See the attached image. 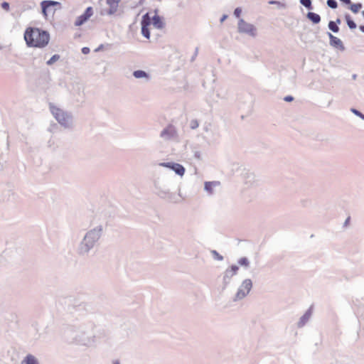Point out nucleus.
Wrapping results in <instances>:
<instances>
[{
  "instance_id": "15",
  "label": "nucleus",
  "mask_w": 364,
  "mask_h": 364,
  "mask_svg": "<svg viewBox=\"0 0 364 364\" xmlns=\"http://www.w3.org/2000/svg\"><path fill=\"white\" fill-rule=\"evenodd\" d=\"M86 21H87L86 17H84V16L82 14L77 17V18L76 19V21L75 22V25L76 26H80L82 25Z\"/></svg>"
},
{
  "instance_id": "3",
  "label": "nucleus",
  "mask_w": 364,
  "mask_h": 364,
  "mask_svg": "<svg viewBox=\"0 0 364 364\" xmlns=\"http://www.w3.org/2000/svg\"><path fill=\"white\" fill-rule=\"evenodd\" d=\"M238 31L240 33H247L251 36L256 35L255 27L252 24L245 22L243 19H240L238 22Z\"/></svg>"
},
{
  "instance_id": "14",
  "label": "nucleus",
  "mask_w": 364,
  "mask_h": 364,
  "mask_svg": "<svg viewBox=\"0 0 364 364\" xmlns=\"http://www.w3.org/2000/svg\"><path fill=\"white\" fill-rule=\"evenodd\" d=\"M150 24H151V18H150L149 14L147 13L145 15H144L142 17L141 26H149Z\"/></svg>"
},
{
  "instance_id": "17",
  "label": "nucleus",
  "mask_w": 364,
  "mask_h": 364,
  "mask_svg": "<svg viewBox=\"0 0 364 364\" xmlns=\"http://www.w3.org/2000/svg\"><path fill=\"white\" fill-rule=\"evenodd\" d=\"M133 75L136 78H141V77H147L146 73L143 70H136L134 72Z\"/></svg>"
},
{
  "instance_id": "1",
  "label": "nucleus",
  "mask_w": 364,
  "mask_h": 364,
  "mask_svg": "<svg viewBox=\"0 0 364 364\" xmlns=\"http://www.w3.org/2000/svg\"><path fill=\"white\" fill-rule=\"evenodd\" d=\"M24 40L29 47L43 48L48 44L50 35L40 28L28 27L25 31Z\"/></svg>"
},
{
  "instance_id": "31",
  "label": "nucleus",
  "mask_w": 364,
  "mask_h": 364,
  "mask_svg": "<svg viewBox=\"0 0 364 364\" xmlns=\"http://www.w3.org/2000/svg\"><path fill=\"white\" fill-rule=\"evenodd\" d=\"M284 100L287 102H291L293 100V97L291 96H287L284 97Z\"/></svg>"
},
{
  "instance_id": "10",
  "label": "nucleus",
  "mask_w": 364,
  "mask_h": 364,
  "mask_svg": "<svg viewBox=\"0 0 364 364\" xmlns=\"http://www.w3.org/2000/svg\"><path fill=\"white\" fill-rule=\"evenodd\" d=\"M307 18L311 20L314 23H318L321 21V17L318 14L313 12H309Z\"/></svg>"
},
{
  "instance_id": "36",
  "label": "nucleus",
  "mask_w": 364,
  "mask_h": 364,
  "mask_svg": "<svg viewBox=\"0 0 364 364\" xmlns=\"http://www.w3.org/2000/svg\"><path fill=\"white\" fill-rule=\"evenodd\" d=\"M337 23H341L340 19H337Z\"/></svg>"
},
{
  "instance_id": "25",
  "label": "nucleus",
  "mask_w": 364,
  "mask_h": 364,
  "mask_svg": "<svg viewBox=\"0 0 364 364\" xmlns=\"http://www.w3.org/2000/svg\"><path fill=\"white\" fill-rule=\"evenodd\" d=\"M327 5L332 9H336L338 6L337 2L335 0H328Z\"/></svg>"
},
{
  "instance_id": "16",
  "label": "nucleus",
  "mask_w": 364,
  "mask_h": 364,
  "mask_svg": "<svg viewBox=\"0 0 364 364\" xmlns=\"http://www.w3.org/2000/svg\"><path fill=\"white\" fill-rule=\"evenodd\" d=\"M362 8V4L358 3V4H353L350 5V10L354 13V14H356L358 13L360 9Z\"/></svg>"
},
{
  "instance_id": "38",
  "label": "nucleus",
  "mask_w": 364,
  "mask_h": 364,
  "mask_svg": "<svg viewBox=\"0 0 364 364\" xmlns=\"http://www.w3.org/2000/svg\"><path fill=\"white\" fill-rule=\"evenodd\" d=\"M363 16H364V11H363Z\"/></svg>"
},
{
  "instance_id": "13",
  "label": "nucleus",
  "mask_w": 364,
  "mask_h": 364,
  "mask_svg": "<svg viewBox=\"0 0 364 364\" xmlns=\"http://www.w3.org/2000/svg\"><path fill=\"white\" fill-rule=\"evenodd\" d=\"M25 364H38L37 359L32 355H28L23 360Z\"/></svg>"
},
{
  "instance_id": "9",
  "label": "nucleus",
  "mask_w": 364,
  "mask_h": 364,
  "mask_svg": "<svg viewBox=\"0 0 364 364\" xmlns=\"http://www.w3.org/2000/svg\"><path fill=\"white\" fill-rule=\"evenodd\" d=\"M52 113L55 115L56 119L59 121L60 122L63 120H64V114L61 110H60L58 108H53L52 109Z\"/></svg>"
},
{
  "instance_id": "2",
  "label": "nucleus",
  "mask_w": 364,
  "mask_h": 364,
  "mask_svg": "<svg viewBox=\"0 0 364 364\" xmlns=\"http://www.w3.org/2000/svg\"><path fill=\"white\" fill-rule=\"evenodd\" d=\"M44 16L53 14L57 9L60 8V3L55 1H43L41 4Z\"/></svg>"
},
{
  "instance_id": "5",
  "label": "nucleus",
  "mask_w": 364,
  "mask_h": 364,
  "mask_svg": "<svg viewBox=\"0 0 364 364\" xmlns=\"http://www.w3.org/2000/svg\"><path fill=\"white\" fill-rule=\"evenodd\" d=\"M176 134V131L174 127L171 124H169L161 132V136L166 139H169L175 136Z\"/></svg>"
},
{
  "instance_id": "20",
  "label": "nucleus",
  "mask_w": 364,
  "mask_h": 364,
  "mask_svg": "<svg viewBox=\"0 0 364 364\" xmlns=\"http://www.w3.org/2000/svg\"><path fill=\"white\" fill-rule=\"evenodd\" d=\"M141 33L146 38H149L150 32H149V26H141Z\"/></svg>"
},
{
  "instance_id": "18",
  "label": "nucleus",
  "mask_w": 364,
  "mask_h": 364,
  "mask_svg": "<svg viewBox=\"0 0 364 364\" xmlns=\"http://www.w3.org/2000/svg\"><path fill=\"white\" fill-rule=\"evenodd\" d=\"M328 28H329L330 30H331L332 31H333L335 33H337L339 31V28L337 26V23L336 22H334V21H330L329 22Z\"/></svg>"
},
{
  "instance_id": "28",
  "label": "nucleus",
  "mask_w": 364,
  "mask_h": 364,
  "mask_svg": "<svg viewBox=\"0 0 364 364\" xmlns=\"http://www.w3.org/2000/svg\"><path fill=\"white\" fill-rule=\"evenodd\" d=\"M242 13V10L240 8H236L234 11V15L237 17V18H240V14Z\"/></svg>"
},
{
  "instance_id": "34",
  "label": "nucleus",
  "mask_w": 364,
  "mask_h": 364,
  "mask_svg": "<svg viewBox=\"0 0 364 364\" xmlns=\"http://www.w3.org/2000/svg\"><path fill=\"white\" fill-rule=\"evenodd\" d=\"M227 18V16H223V18H221V21H223L225 18Z\"/></svg>"
},
{
  "instance_id": "4",
  "label": "nucleus",
  "mask_w": 364,
  "mask_h": 364,
  "mask_svg": "<svg viewBox=\"0 0 364 364\" xmlns=\"http://www.w3.org/2000/svg\"><path fill=\"white\" fill-rule=\"evenodd\" d=\"M252 287V282L251 279H247L244 280L237 291V296L240 299L245 297L250 291Z\"/></svg>"
},
{
  "instance_id": "11",
  "label": "nucleus",
  "mask_w": 364,
  "mask_h": 364,
  "mask_svg": "<svg viewBox=\"0 0 364 364\" xmlns=\"http://www.w3.org/2000/svg\"><path fill=\"white\" fill-rule=\"evenodd\" d=\"M239 268L236 265H232L225 272V276L227 277H230L235 275L238 271Z\"/></svg>"
},
{
  "instance_id": "29",
  "label": "nucleus",
  "mask_w": 364,
  "mask_h": 364,
  "mask_svg": "<svg viewBox=\"0 0 364 364\" xmlns=\"http://www.w3.org/2000/svg\"><path fill=\"white\" fill-rule=\"evenodd\" d=\"M351 111L356 115L359 116L360 117H361L363 119H364V115L360 113L359 111L356 110L355 109H352Z\"/></svg>"
},
{
  "instance_id": "23",
  "label": "nucleus",
  "mask_w": 364,
  "mask_h": 364,
  "mask_svg": "<svg viewBox=\"0 0 364 364\" xmlns=\"http://www.w3.org/2000/svg\"><path fill=\"white\" fill-rule=\"evenodd\" d=\"M300 3L309 9H312L311 0H300Z\"/></svg>"
},
{
  "instance_id": "8",
  "label": "nucleus",
  "mask_w": 364,
  "mask_h": 364,
  "mask_svg": "<svg viewBox=\"0 0 364 364\" xmlns=\"http://www.w3.org/2000/svg\"><path fill=\"white\" fill-rule=\"evenodd\" d=\"M330 43L331 46L336 47L342 46V41L337 37L333 36L331 33H329Z\"/></svg>"
},
{
  "instance_id": "22",
  "label": "nucleus",
  "mask_w": 364,
  "mask_h": 364,
  "mask_svg": "<svg viewBox=\"0 0 364 364\" xmlns=\"http://www.w3.org/2000/svg\"><path fill=\"white\" fill-rule=\"evenodd\" d=\"M59 59H60V55L55 54V55H53L50 58V60H48L47 61V65H50L53 64L54 63H55L56 61H58Z\"/></svg>"
},
{
  "instance_id": "26",
  "label": "nucleus",
  "mask_w": 364,
  "mask_h": 364,
  "mask_svg": "<svg viewBox=\"0 0 364 364\" xmlns=\"http://www.w3.org/2000/svg\"><path fill=\"white\" fill-rule=\"evenodd\" d=\"M214 185V183L213 182H206L205 183V188L208 191V192H211L212 191V188H213V186Z\"/></svg>"
},
{
  "instance_id": "35",
  "label": "nucleus",
  "mask_w": 364,
  "mask_h": 364,
  "mask_svg": "<svg viewBox=\"0 0 364 364\" xmlns=\"http://www.w3.org/2000/svg\"><path fill=\"white\" fill-rule=\"evenodd\" d=\"M113 364H119V361H115V362H114Z\"/></svg>"
},
{
  "instance_id": "21",
  "label": "nucleus",
  "mask_w": 364,
  "mask_h": 364,
  "mask_svg": "<svg viewBox=\"0 0 364 364\" xmlns=\"http://www.w3.org/2000/svg\"><path fill=\"white\" fill-rule=\"evenodd\" d=\"M346 19L347 21V24L349 26L350 28L353 29L356 28V24L350 19V17L349 15L346 16Z\"/></svg>"
},
{
  "instance_id": "27",
  "label": "nucleus",
  "mask_w": 364,
  "mask_h": 364,
  "mask_svg": "<svg viewBox=\"0 0 364 364\" xmlns=\"http://www.w3.org/2000/svg\"><path fill=\"white\" fill-rule=\"evenodd\" d=\"M190 127L191 129H196L198 127V122L196 119H193L190 122Z\"/></svg>"
},
{
  "instance_id": "30",
  "label": "nucleus",
  "mask_w": 364,
  "mask_h": 364,
  "mask_svg": "<svg viewBox=\"0 0 364 364\" xmlns=\"http://www.w3.org/2000/svg\"><path fill=\"white\" fill-rule=\"evenodd\" d=\"M1 6L4 9L8 11L9 9V4L7 2H4L1 4Z\"/></svg>"
},
{
  "instance_id": "7",
  "label": "nucleus",
  "mask_w": 364,
  "mask_h": 364,
  "mask_svg": "<svg viewBox=\"0 0 364 364\" xmlns=\"http://www.w3.org/2000/svg\"><path fill=\"white\" fill-rule=\"evenodd\" d=\"M107 4L109 6V14H112L115 13L119 6L120 0H106Z\"/></svg>"
},
{
  "instance_id": "33",
  "label": "nucleus",
  "mask_w": 364,
  "mask_h": 364,
  "mask_svg": "<svg viewBox=\"0 0 364 364\" xmlns=\"http://www.w3.org/2000/svg\"><path fill=\"white\" fill-rule=\"evenodd\" d=\"M360 29L363 32H364V26H360Z\"/></svg>"
},
{
  "instance_id": "32",
  "label": "nucleus",
  "mask_w": 364,
  "mask_h": 364,
  "mask_svg": "<svg viewBox=\"0 0 364 364\" xmlns=\"http://www.w3.org/2000/svg\"><path fill=\"white\" fill-rule=\"evenodd\" d=\"M82 51L84 54H87L90 51V49L88 48H83Z\"/></svg>"
},
{
  "instance_id": "19",
  "label": "nucleus",
  "mask_w": 364,
  "mask_h": 364,
  "mask_svg": "<svg viewBox=\"0 0 364 364\" xmlns=\"http://www.w3.org/2000/svg\"><path fill=\"white\" fill-rule=\"evenodd\" d=\"M82 15L84 16V17H86V20L87 21L93 15L92 8L90 6L87 8L85 13Z\"/></svg>"
},
{
  "instance_id": "24",
  "label": "nucleus",
  "mask_w": 364,
  "mask_h": 364,
  "mask_svg": "<svg viewBox=\"0 0 364 364\" xmlns=\"http://www.w3.org/2000/svg\"><path fill=\"white\" fill-rule=\"evenodd\" d=\"M239 264L241 266L247 267L249 265V261L246 257H242L238 261Z\"/></svg>"
},
{
  "instance_id": "12",
  "label": "nucleus",
  "mask_w": 364,
  "mask_h": 364,
  "mask_svg": "<svg viewBox=\"0 0 364 364\" xmlns=\"http://www.w3.org/2000/svg\"><path fill=\"white\" fill-rule=\"evenodd\" d=\"M152 23L156 28H162L163 22L160 18V16L157 14H155L152 18Z\"/></svg>"
},
{
  "instance_id": "6",
  "label": "nucleus",
  "mask_w": 364,
  "mask_h": 364,
  "mask_svg": "<svg viewBox=\"0 0 364 364\" xmlns=\"http://www.w3.org/2000/svg\"><path fill=\"white\" fill-rule=\"evenodd\" d=\"M162 165L171 168L177 174L180 176H183L185 173V168L181 164H173L171 165L170 164H163Z\"/></svg>"
},
{
  "instance_id": "37",
  "label": "nucleus",
  "mask_w": 364,
  "mask_h": 364,
  "mask_svg": "<svg viewBox=\"0 0 364 364\" xmlns=\"http://www.w3.org/2000/svg\"><path fill=\"white\" fill-rule=\"evenodd\" d=\"M274 3H276V1H270V4H274Z\"/></svg>"
}]
</instances>
